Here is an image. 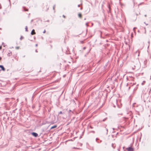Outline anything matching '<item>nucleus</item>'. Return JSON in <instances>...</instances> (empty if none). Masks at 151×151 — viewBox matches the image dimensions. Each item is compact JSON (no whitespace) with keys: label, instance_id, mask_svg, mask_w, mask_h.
Instances as JSON below:
<instances>
[{"label":"nucleus","instance_id":"nucleus-1","mask_svg":"<svg viewBox=\"0 0 151 151\" xmlns=\"http://www.w3.org/2000/svg\"><path fill=\"white\" fill-rule=\"evenodd\" d=\"M126 149L127 150V151H133L134 149L133 148L131 147H129L126 148Z\"/></svg>","mask_w":151,"mask_h":151},{"label":"nucleus","instance_id":"nucleus-2","mask_svg":"<svg viewBox=\"0 0 151 151\" xmlns=\"http://www.w3.org/2000/svg\"><path fill=\"white\" fill-rule=\"evenodd\" d=\"M32 135L34 137H36L38 136V134L36 133L35 132H32Z\"/></svg>","mask_w":151,"mask_h":151},{"label":"nucleus","instance_id":"nucleus-3","mask_svg":"<svg viewBox=\"0 0 151 151\" xmlns=\"http://www.w3.org/2000/svg\"><path fill=\"white\" fill-rule=\"evenodd\" d=\"M0 67L1 68V70H3V71H5V69L4 67L2 65H0Z\"/></svg>","mask_w":151,"mask_h":151},{"label":"nucleus","instance_id":"nucleus-4","mask_svg":"<svg viewBox=\"0 0 151 151\" xmlns=\"http://www.w3.org/2000/svg\"><path fill=\"white\" fill-rule=\"evenodd\" d=\"M35 34V30L34 29H33L31 32V34L32 35H34V34Z\"/></svg>","mask_w":151,"mask_h":151},{"label":"nucleus","instance_id":"nucleus-5","mask_svg":"<svg viewBox=\"0 0 151 151\" xmlns=\"http://www.w3.org/2000/svg\"><path fill=\"white\" fill-rule=\"evenodd\" d=\"M56 127H57V125H55L53 126L51 128V129H53L54 128H56Z\"/></svg>","mask_w":151,"mask_h":151},{"label":"nucleus","instance_id":"nucleus-6","mask_svg":"<svg viewBox=\"0 0 151 151\" xmlns=\"http://www.w3.org/2000/svg\"><path fill=\"white\" fill-rule=\"evenodd\" d=\"M136 53H138V56H139V51H137L136 52Z\"/></svg>","mask_w":151,"mask_h":151},{"label":"nucleus","instance_id":"nucleus-7","mask_svg":"<svg viewBox=\"0 0 151 151\" xmlns=\"http://www.w3.org/2000/svg\"><path fill=\"white\" fill-rule=\"evenodd\" d=\"M25 29L26 31L27 32L28 30H27V26H26L25 27Z\"/></svg>","mask_w":151,"mask_h":151},{"label":"nucleus","instance_id":"nucleus-8","mask_svg":"<svg viewBox=\"0 0 151 151\" xmlns=\"http://www.w3.org/2000/svg\"><path fill=\"white\" fill-rule=\"evenodd\" d=\"M78 16L79 17L81 18V14H78Z\"/></svg>","mask_w":151,"mask_h":151},{"label":"nucleus","instance_id":"nucleus-9","mask_svg":"<svg viewBox=\"0 0 151 151\" xmlns=\"http://www.w3.org/2000/svg\"><path fill=\"white\" fill-rule=\"evenodd\" d=\"M10 53H12V52H11L10 53H8V54H7V55L9 56H10Z\"/></svg>","mask_w":151,"mask_h":151},{"label":"nucleus","instance_id":"nucleus-10","mask_svg":"<svg viewBox=\"0 0 151 151\" xmlns=\"http://www.w3.org/2000/svg\"><path fill=\"white\" fill-rule=\"evenodd\" d=\"M144 4V3L143 2L141 3H140L139 4L138 6H139L140 5H142V4Z\"/></svg>","mask_w":151,"mask_h":151},{"label":"nucleus","instance_id":"nucleus-11","mask_svg":"<svg viewBox=\"0 0 151 151\" xmlns=\"http://www.w3.org/2000/svg\"><path fill=\"white\" fill-rule=\"evenodd\" d=\"M24 10L25 11H28V9H27L25 8H24Z\"/></svg>","mask_w":151,"mask_h":151},{"label":"nucleus","instance_id":"nucleus-12","mask_svg":"<svg viewBox=\"0 0 151 151\" xmlns=\"http://www.w3.org/2000/svg\"><path fill=\"white\" fill-rule=\"evenodd\" d=\"M19 47H15V48L16 49H19Z\"/></svg>","mask_w":151,"mask_h":151},{"label":"nucleus","instance_id":"nucleus-13","mask_svg":"<svg viewBox=\"0 0 151 151\" xmlns=\"http://www.w3.org/2000/svg\"><path fill=\"white\" fill-rule=\"evenodd\" d=\"M62 114V112L61 111H60L58 113V114Z\"/></svg>","mask_w":151,"mask_h":151},{"label":"nucleus","instance_id":"nucleus-14","mask_svg":"<svg viewBox=\"0 0 151 151\" xmlns=\"http://www.w3.org/2000/svg\"><path fill=\"white\" fill-rule=\"evenodd\" d=\"M114 144H112V145H111V146H112V147L113 148H114Z\"/></svg>","mask_w":151,"mask_h":151},{"label":"nucleus","instance_id":"nucleus-15","mask_svg":"<svg viewBox=\"0 0 151 151\" xmlns=\"http://www.w3.org/2000/svg\"><path fill=\"white\" fill-rule=\"evenodd\" d=\"M55 5H54L53 6V10H54L55 8Z\"/></svg>","mask_w":151,"mask_h":151},{"label":"nucleus","instance_id":"nucleus-16","mask_svg":"<svg viewBox=\"0 0 151 151\" xmlns=\"http://www.w3.org/2000/svg\"><path fill=\"white\" fill-rule=\"evenodd\" d=\"M106 119V118L104 119H103L102 120V121L104 122V121H105Z\"/></svg>","mask_w":151,"mask_h":151},{"label":"nucleus","instance_id":"nucleus-17","mask_svg":"<svg viewBox=\"0 0 151 151\" xmlns=\"http://www.w3.org/2000/svg\"><path fill=\"white\" fill-rule=\"evenodd\" d=\"M86 26L88 27V23H86Z\"/></svg>","mask_w":151,"mask_h":151},{"label":"nucleus","instance_id":"nucleus-18","mask_svg":"<svg viewBox=\"0 0 151 151\" xmlns=\"http://www.w3.org/2000/svg\"><path fill=\"white\" fill-rule=\"evenodd\" d=\"M2 45H3V46H4V47H5V45H4V42H3L2 43Z\"/></svg>","mask_w":151,"mask_h":151},{"label":"nucleus","instance_id":"nucleus-19","mask_svg":"<svg viewBox=\"0 0 151 151\" xmlns=\"http://www.w3.org/2000/svg\"><path fill=\"white\" fill-rule=\"evenodd\" d=\"M22 38H23L21 36V37H20V39L21 40H22Z\"/></svg>","mask_w":151,"mask_h":151},{"label":"nucleus","instance_id":"nucleus-20","mask_svg":"<svg viewBox=\"0 0 151 151\" xmlns=\"http://www.w3.org/2000/svg\"><path fill=\"white\" fill-rule=\"evenodd\" d=\"M45 32H46V31H45V30L43 31V33H45Z\"/></svg>","mask_w":151,"mask_h":151},{"label":"nucleus","instance_id":"nucleus-21","mask_svg":"<svg viewBox=\"0 0 151 151\" xmlns=\"http://www.w3.org/2000/svg\"><path fill=\"white\" fill-rule=\"evenodd\" d=\"M85 49H86V47H85L83 48V50H84Z\"/></svg>","mask_w":151,"mask_h":151},{"label":"nucleus","instance_id":"nucleus-22","mask_svg":"<svg viewBox=\"0 0 151 151\" xmlns=\"http://www.w3.org/2000/svg\"><path fill=\"white\" fill-rule=\"evenodd\" d=\"M136 28V27H134V28H133V30H134V31L135 32V30H134V29Z\"/></svg>","mask_w":151,"mask_h":151},{"label":"nucleus","instance_id":"nucleus-23","mask_svg":"<svg viewBox=\"0 0 151 151\" xmlns=\"http://www.w3.org/2000/svg\"><path fill=\"white\" fill-rule=\"evenodd\" d=\"M2 48V47H1V46H0V50H1Z\"/></svg>","mask_w":151,"mask_h":151},{"label":"nucleus","instance_id":"nucleus-24","mask_svg":"<svg viewBox=\"0 0 151 151\" xmlns=\"http://www.w3.org/2000/svg\"><path fill=\"white\" fill-rule=\"evenodd\" d=\"M97 139H98L97 138H96V141H97Z\"/></svg>","mask_w":151,"mask_h":151},{"label":"nucleus","instance_id":"nucleus-25","mask_svg":"<svg viewBox=\"0 0 151 151\" xmlns=\"http://www.w3.org/2000/svg\"><path fill=\"white\" fill-rule=\"evenodd\" d=\"M148 43H149V44H150V41H148Z\"/></svg>","mask_w":151,"mask_h":151},{"label":"nucleus","instance_id":"nucleus-26","mask_svg":"<svg viewBox=\"0 0 151 151\" xmlns=\"http://www.w3.org/2000/svg\"><path fill=\"white\" fill-rule=\"evenodd\" d=\"M63 17H64V18L65 17V16L64 15H63Z\"/></svg>","mask_w":151,"mask_h":151},{"label":"nucleus","instance_id":"nucleus-27","mask_svg":"<svg viewBox=\"0 0 151 151\" xmlns=\"http://www.w3.org/2000/svg\"><path fill=\"white\" fill-rule=\"evenodd\" d=\"M1 58L0 57V60H1Z\"/></svg>","mask_w":151,"mask_h":151},{"label":"nucleus","instance_id":"nucleus-28","mask_svg":"<svg viewBox=\"0 0 151 151\" xmlns=\"http://www.w3.org/2000/svg\"><path fill=\"white\" fill-rule=\"evenodd\" d=\"M69 111V112H71V110H70Z\"/></svg>","mask_w":151,"mask_h":151},{"label":"nucleus","instance_id":"nucleus-29","mask_svg":"<svg viewBox=\"0 0 151 151\" xmlns=\"http://www.w3.org/2000/svg\"><path fill=\"white\" fill-rule=\"evenodd\" d=\"M109 9H110V6H109Z\"/></svg>","mask_w":151,"mask_h":151},{"label":"nucleus","instance_id":"nucleus-30","mask_svg":"<svg viewBox=\"0 0 151 151\" xmlns=\"http://www.w3.org/2000/svg\"><path fill=\"white\" fill-rule=\"evenodd\" d=\"M35 52H37V50H35Z\"/></svg>","mask_w":151,"mask_h":151},{"label":"nucleus","instance_id":"nucleus-31","mask_svg":"<svg viewBox=\"0 0 151 151\" xmlns=\"http://www.w3.org/2000/svg\"><path fill=\"white\" fill-rule=\"evenodd\" d=\"M142 85H143V83H142Z\"/></svg>","mask_w":151,"mask_h":151},{"label":"nucleus","instance_id":"nucleus-32","mask_svg":"<svg viewBox=\"0 0 151 151\" xmlns=\"http://www.w3.org/2000/svg\"><path fill=\"white\" fill-rule=\"evenodd\" d=\"M106 131H107V132L108 131V129H106Z\"/></svg>","mask_w":151,"mask_h":151},{"label":"nucleus","instance_id":"nucleus-33","mask_svg":"<svg viewBox=\"0 0 151 151\" xmlns=\"http://www.w3.org/2000/svg\"><path fill=\"white\" fill-rule=\"evenodd\" d=\"M79 6H80V5L79 4L78 5V7H79Z\"/></svg>","mask_w":151,"mask_h":151},{"label":"nucleus","instance_id":"nucleus-34","mask_svg":"<svg viewBox=\"0 0 151 151\" xmlns=\"http://www.w3.org/2000/svg\"><path fill=\"white\" fill-rule=\"evenodd\" d=\"M145 16L146 17L147 16V15H145Z\"/></svg>","mask_w":151,"mask_h":151},{"label":"nucleus","instance_id":"nucleus-35","mask_svg":"<svg viewBox=\"0 0 151 151\" xmlns=\"http://www.w3.org/2000/svg\"><path fill=\"white\" fill-rule=\"evenodd\" d=\"M35 45H36V46H37V44H36Z\"/></svg>","mask_w":151,"mask_h":151},{"label":"nucleus","instance_id":"nucleus-36","mask_svg":"<svg viewBox=\"0 0 151 151\" xmlns=\"http://www.w3.org/2000/svg\"><path fill=\"white\" fill-rule=\"evenodd\" d=\"M47 21L48 22H49V20H47Z\"/></svg>","mask_w":151,"mask_h":151},{"label":"nucleus","instance_id":"nucleus-37","mask_svg":"<svg viewBox=\"0 0 151 151\" xmlns=\"http://www.w3.org/2000/svg\"><path fill=\"white\" fill-rule=\"evenodd\" d=\"M82 9V8H81V9Z\"/></svg>","mask_w":151,"mask_h":151},{"label":"nucleus","instance_id":"nucleus-38","mask_svg":"<svg viewBox=\"0 0 151 151\" xmlns=\"http://www.w3.org/2000/svg\"><path fill=\"white\" fill-rule=\"evenodd\" d=\"M1 70H0V72L1 71Z\"/></svg>","mask_w":151,"mask_h":151},{"label":"nucleus","instance_id":"nucleus-39","mask_svg":"<svg viewBox=\"0 0 151 151\" xmlns=\"http://www.w3.org/2000/svg\"><path fill=\"white\" fill-rule=\"evenodd\" d=\"M113 129L114 130V128H113Z\"/></svg>","mask_w":151,"mask_h":151},{"label":"nucleus","instance_id":"nucleus-40","mask_svg":"<svg viewBox=\"0 0 151 151\" xmlns=\"http://www.w3.org/2000/svg\"><path fill=\"white\" fill-rule=\"evenodd\" d=\"M151 78V76H150V79Z\"/></svg>","mask_w":151,"mask_h":151},{"label":"nucleus","instance_id":"nucleus-41","mask_svg":"<svg viewBox=\"0 0 151 151\" xmlns=\"http://www.w3.org/2000/svg\"><path fill=\"white\" fill-rule=\"evenodd\" d=\"M146 1H147V0H146Z\"/></svg>","mask_w":151,"mask_h":151}]
</instances>
